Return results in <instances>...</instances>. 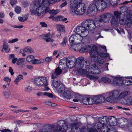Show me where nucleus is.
<instances>
[{"instance_id": "nucleus-57", "label": "nucleus", "mask_w": 132, "mask_h": 132, "mask_svg": "<svg viewBox=\"0 0 132 132\" xmlns=\"http://www.w3.org/2000/svg\"><path fill=\"white\" fill-rule=\"evenodd\" d=\"M75 98L77 99H78V100L79 101H81L82 100L83 98V97L79 95H77L75 96Z\"/></svg>"}, {"instance_id": "nucleus-60", "label": "nucleus", "mask_w": 132, "mask_h": 132, "mask_svg": "<svg viewBox=\"0 0 132 132\" xmlns=\"http://www.w3.org/2000/svg\"><path fill=\"white\" fill-rule=\"evenodd\" d=\"M71 50H73L75 51H76L77 50L76 49V46L75 45H71Z\"/></svg>"}, {"instance_id": "nucleus-12", "label": "nucleus", "mask_w": 132, "mask_h": 132, "mask_svg": "<svg viewBox=\"0 0 132 132\" xmlns=\"http://www.w3.org/2000/svg\"><path fill=\"white\" fill-rule=\"evenodd\" d=\"M96 3L99 11H103L107 6V3L103 0L96 1Z\"/></svg>"}, {"instance_id": "nucleus-42", "label": "nucleus", "mask_w": 132, "mask_h": 132, "mask_svg": "<svg viewBox=\"0 0 132 132\" xmlns=\"http://www.w3.org/2000/svg\"><path fill=\"white\" fill-rule=\"evenodd\" d=\"M3 94L5 98L6 99H9L10 98V96L9 93L7 91H5L3 92Z\"/></svg>"}, {"instance_id": "nucleus-21", "label": "nucleus", "mask_w": 132, "mask_h": 132, "mask_svg": "<svg viewBox=\"0 0 132 132\" xmlns=\"http://www.w3.org/2000/svg\"><path fill=\"white\" fill-rule=\"evenodd\" d=\"M74 62L72 60H69L67 61V62L66 63V66L68 67L69 68H72L75 65L76 66V60L75 59H74Z\"/></svg>"}, {"instance_id": "nucleus-9", "label": "nucleus", "mask_w": 132, "mask_h": 132, "mask_svg": "<svg viewBox=\"0 0 132 132\" xmlns=\"http://www.w3.org/2000/svg\"><path fill=\"white\" fill-rule=\"evenodd\" d=\"M74 31L77 34L81 35L84 37H86L89 33L88 31L86 28L81 26L76 27L74 29Z\"/></svg>"}, {"instance_id": "nucleus-43", "label": "nucleus", "mask_w": 132, "mask_h": 132, "mask_svg": "<svg viewBox=\"0 0 132 132\" xmlns=\"http://www.w3.org/2000/svg\"><path fill=\"white\" fill-rule=\"evenodd\" d=\"M99 55L101 57L103 58L109 57V54L108 53H105L104 52H101L100 53Z\"/></svg>"}, {"instance_id": "nucleus-31", "label": "nucleus", "mask_w": 132, "mask_h": 132, "mask_svg": "<svg viewBox=\"0 0 132 132\" xmlns=\"http://www.w3.org/2000/svg\"><path fill=\"white\" fill-rule=\"evenodd\" d=\"M14 56L15 55L14 54H11L9 56V59H12V62L13 64H15L18 60V59L15 57Z\"/></svg>"}, {"instance_id": "nucleus-5", "label": "nucleus", "mask_w": 132, "mask_h": 132, "mask_svg": "<svg viewBox=\"0 0 132 132\" xmlns=\"http://www.w3.org/2000/svg\"><path fill=\"white\" fill-rule=\"evenodd\" d=\"M33 7L30 10L31 14L34 15L36 14L38 15L37 12H38V13H40V12L42 11V8L40 7L39 0H36L33 1Z\"/></svg>"}, {"instance_id": "nucleus-2", "label": "nucleus", "mask_w": 132, "mask_h": 132, "mask_svg": "<svg viewBox=\"0 0 132 132\" xmlns=\"http://www.w3.org/2000/svg\"><path fill=\"white\" fill-rule=\"evenodd\" d=\"M59 92L61 93L63 96L67 99L71 98L72 97V94L68 90H65L64 85L60 83L56 88Z\"/></svg>"}, {"instance_id": "nucleus-16", "label": "nucleus", "mask_w": 132, "mask_h": 132, "mask_svg": "<svg viewBox=\"0 0 132 132\" xmlns=\"http://www.w3.org/2000/svg\"><path fill=\"white\" fill-rule=\"evenodd\" d=\"M106 125V124L104 123H102V121L101 122H98L95 124L96 127L98 129H100L101 132H105V130L104 128Z\"/></svg>"}, {"instance_id": "nucleus-55", "label": "nucleus", "mask_w": 132, "mask_h": 132, "mask_svg": "<svg viewBox=\"0 0 132 132\" xmlns=\"http://www.w3.org/2000/svg\"><path fill=\"white\" fill-rule=\"evenodd\" d=\"M119 120L120 122V123H121L127 122V120L124 118H120L119 119Z\"/></svg>"}, {"instance_id": "nucleus-19", "label": "nucleus", "mask_w": 132, "mask_h": 132, "mask_svg": "<svg viewBox=\"0 0 132 132\" xmlns=\"http://www.w3.org/2000/svg\"><path fill=\"white\" fill-rule=\"evenodd\" d=\"M50 33L48 32L47 34H43L40 36H42L43 38L46 42H53V40L50 37Z\"/></svg>"}, {"instance_id": "nucleus-4", "label": "nucleus", "mask_w": 132, "mask_h": 132, "mask_svg": "<svg viewBox=\"0 0 132 132\" xmlns=\"http://www.w3.org/2000/svg\"><path fill=\"white\" fill-rule=\"evenodd\" d=\"M40 3V7L42 8V11L40 12V13L38 12V16H43L45 14L47 13H50V9L48 6L51 3V2H49L48 5H46L45 4V2L42 0H39Z\"/></svg>"}, {"instance_id": "nucleus-58", "label": "nucleus", "mask_w": 132, "mask_h": 132, "mask_svg": "<svg viewBox=\"0 0 132 132\" xmlns=\"http://www.w3.org/2000/svg\"><path fill=\"white\" fill-rule=\"evenodd\" d=\"M18 39L17 38H15L12 40H10L8 43H13L18 41Z\"/></svg>"}, {"instance_id": "nucleus-22", "label": "nucleus", "mask_w": 132, "mask_h": 132, "mask_svg": "<svg viewBox=\"0 0 132 132\" xmlns=\"http://www.w3.org/2000/svg\"><path fill=\"white\" fill-rule=\"evenodd\" d=\"M3 48L2 51L3 52H8L10 50V47L7 45V43L6 42V40L5 39L3 42Z\"/></svg>"}, {"instance_id": "nucleus-44", "label": "nucleus", "mask_w": 132, "mask_h": 132, "mask_svg": "<svg viewBox=\"0 0 132 132\" xmlns=\"http://www.w3.org/2000/svg\"><path fill=\"white\" fill-rule=\"evenodd\" d=\"M59 12L60 10L58 9L56 10H50L49 13H50L52 14L53 15H55L57 14Z\"/></svg>"}, {"instance_id": "nucleus-1", "label": "nucleus", "mask_w": 132, "mask_h": 132, "mask_svg": "<svg viewBox=\"0 0 132 132\" xmlns=\"http://www.w3.org/2000/svg\"><path fill=\"white\" fill-rule=\"evenodd\" d=\"M76 66L78 67L85 68H88L89 71L92 74H97L99 73L100 71V69H98V68L95 65H91L89 66L88 65L87 61L84 60L83 57H79L78 58V61L76 60Z\"/></svg>"}, {"instance_id": "nucleus-17", "label": "nucleus", "mask_w": 132, "mask_h": 132, "mask_svg": "<svg viewBox=\"0 0 132 132\" xmlns=\"http://www.w3.org/2000/svg\"><path fill=\"white\" fill-rule=\"evenodd\" d=\"M82 0H71L70 5V9H73L77 5L82 3Z\"/></svg>"}, {"instance_id": "nucleus-6", "label": "nucleus", "mask_w": 132, "mask_h": 132, "mask_svg": "<svg viewBox=\"0 0 132 132\" xmlns=\"http://www.w3.org/2000/svg\"><path fill=\"white\" fill-rule=\"evenodd\" d=\"M83 37L78 34H75L72 35L70 37L69 41L70 42L74 44H79L80 43L83 39Z\"/></svg>"}, {"instance_id": "nucleus-26", "label": "nucleus", "mask_w": 132, "mask_h": 132, "mask_svg": "<svg viewBox=\"0 0 132 132\" xmlns=\"http://www.w3.org/2000/svg\"><path fill=\"white\" fill-rule=\"evenodd\" d=\"M56 27L58 31L60 32H64L65 30V27L64 26L59 24H57Z\"/></svg>"}, {"instance_id": "nucleus-45", "label": "nucleus", "mask_w": 132, "mask_h": 132, "mask_svg": "<svg viewBox=\"0 0 132 132\" xmlns=\"http://www.w3.org/2000/svg\"><path fill=\"white\" fill-rule=\"evenodd\" d=\"M114 14L115 16H116V18H117L118 19L120 17V15H121V13H120L118 11H115L114 12Z\"/></svg>"}, {"instance_id": "nucleus-39", "label": "nucleus", "mask_w": 132, "mask_h": 132, "mask_svg": "<svg viewBox=\"0 0 132 132\" xmlns=\"http://www.w3.org/2000/svg\"><path fill=\"white\" fill-rule=\"evenodd\" d=\"M45 2V4L46 5H48L49 3L51 2L52 3H55L57 2H59L61 0H42Z\"/></svg>"}, {"instance_id": "nucleus-32", "label": "nucleus", "mask_w": 132, "mask_h": 132, "mask_svg": "<svg viewBox=\"0 0 132 132\" xmlns=\"http://www.w3.org/2000/svg\"><path fill=\"white\" fill-rule=\"evenodd\" d=\"M44 60L43 59H37L34 58L32 61V63L34 64H38L42 63L44 62Z\"/></svg>"}, {"instance_id": "nucleus-46", "label": "nucleus", "mask_w": 132, "mask_h": 132, "mask_svg": "<svg viewBox=\"0 0 132 132\" xmlns=\"http://www.w3.org/2000/svg\"><path fill=\"white\" fill-rule=\"evenodd\" d=\"M14 11L16 13H20L21 12V8L19 6H16L15 8Z\"/></svg>"}, {"instance_id": "nucleus-64", "label": "nucleus", "mask_w": 132, "mask_h": 132, "mask_svg": "<svg viewBox=\"0 0 132 132\" xmlns=\"http://www.w3.org/2000/svg\"><path fill=\"white\" fill-rule=\"evenodd\" d=\"M104 129L105 130V132H111L110 129L108 127L107 125H105Z\"/></svg>"}, {"instance_id": "nucleus-62", "label": "nucleus", "mask_w": 132, "mask_h": 132, "mask_svg": "<svg viewBox=\"0 0 132 132\" xmlns=\"http://www.w3.org/2000/svg\"><path fill=\"white\" fill-rule=\"evenodd\" d=\"M22 17L23 20V21H24L28 19V16L27 14H25L22 16Z\"/></svg>"}, {"instance_id": "nucleus-20", "label": "nucleus", "mask_w": 132, "mask_h": 132, "mask_svg": "<svg viewBox=\"0 0 132 132\" xmlns=\"http://www.w3.org/2000/svg\"><path fill=\"white\" fill-rule=\"evenodd\" d=\"M111 22V26L113 27H117L118 26L119 22L118 19L113 15V17L111 18L110 22Z\"/></svg>"}, {"instance_id": "nucleus-29", "label": "nucleus", "mask_w": 132, "mask_h": 132, "mask_svg": "<svg viewBox=\"0 0 132 132\" xmlns=\"http://www.w3.org/2000/svg\"><path fill=\"white\" fill-rule=\"evenodd\" d=\"M90 45H88L87 46H85L83 47H82L80 49L79 52H80L81 53L84 52H88V50H89L90 48Z\"/></svg>"}, {"instance_id": "nucleus-49", "label": "nucleus", "mask_w": 132, "mask_h": 132, "mask_svg": "<svg viewBox=\"0 0 132 132\" xmlns=\"http://www.w3.org/2000/svg\"><path fill=\"white\" fill-rule=\"evenodd\" d=\"M43 94L45 96H47L50 98H52L53 96V95L52 93L48 92H44Z\"/></svg>"}, {"instance_id": "nucleus-25", "label": "nucleus", "mask_w": 132, "mask_h": 132, "mask_svg": "<svg viewBox=\"0 0 132 132\" xmlns=\"http://www.w3.org/2000/svg\"><path fill=\"white\" fill-rule=\"evenodd\" d=\"M108 119L110 120V122L111 123L112 126H114L116 125L117 120L114 117L110 116L109 118Z\"/></svg>"}, {"instance_id": "nucleus-23", "label": "nucleus", "mask_w": 132, "mask_h": 132, "mask_svg": "<svg viewBox=\"0 0 132 132\" xmlns=\"http://www.w3.org/2000/svg\"><path fill=\"white\" fill-rule=\"evenodd\" d=\"M25 59L24 58H20L18 59L17 62L16 64L18 65H19L20 68H23L25 67V64L23 63Z\"/></svg>"}, {"instance_id": "nucleus-54", "label": "nucleus", "mask_w": 132, "mask_h": 132, "mask_svg": "<svg viewBox=\"0 0 132 132\" xmlns=\"http://www.w3.org/2000/svg\"><path fill=\"white\" fill-rule=\"evenodd\" d=\"M77 123H74L71 124L70 126L71 127V129H77L78 127H76Z\"/></svg>"}, {"instance_id": "nucleus-7", "label": "nucleus", "mask_w": 132, "mask_h": 132, "mask_svg": "<svg viewBox=\"0 0 132 132\" xmlns=\"http://www.w3.org/2000/svg\"><path fill=\"white\" fill-rule=\"evenodd\" d=\"M108 95V96L106 100L107 101L109 102H111L114 100H118L120 99V92L118 90L107 93Z\"/></svg>"}, {"instance_id": "nucleus-59", "label": "nucleus", "mask_w": 132, "mask_h": 132, "mask_svg": "<svg viewBox=\"0 0 132 132\" xmlns=\"http://www.w3.org/2000/svg\"><path fill=\"white\" fill-rule=\"evenodd\" d=\"M16 2L17 1L16 0H10V3L11 5L13 6L15 4Z\"/></svg>"}, {"instance_id": "nucleus-41", "label": "nucleus", "mask_w": 132, "mask_h": 132, "mask_svg": "<svg viewBox=\"0 0 132 132\" xmlns=\"http://www.w3.org/2000/svg\"><path fill=\"white\" fill-rule=\"evenodd\" d=\"M95 103L93 97H88V103L87 105H91Z\"/></svg>"}, {"instance_id": "nucleus-40", "label": "nucleus", "mask_w": 132, "mask_h": 132, "mask_svg": "<svg viewBox=\"0 0 132 132\" xmlns=\"http://www.w3.org/2000/svg\"><path fill=\"white\" fill-rule=\"evenodd\" d=\"M34 56L32 55H29L26 58L27 61L29 62H31L32 63V61L33 60Z\"/></svg>"}, {"instance_id": "nucleus-15", "label": "nucleus", "mask_w": 132, "mask_h": 132, "mask_svg": "<svg viewBox=\"0 0 132 132\" xmlns=\"http://www.w3.org/2000/svg\"><path fill=\"white\" fill-rule=\"evenodd\" d=\"M109 63H107L104 64H95L94 65L96 66V67H97L98 68V69H100V72L97 74H98L100 73L101 71V70L100 69H101L102 70H108V65L109 64Z\"/></svg>"}, {"instance_id": "nucleus-13", "label": "nucleus", "mask_w": 132, "mask_h": 132, "mask_svg": "<svg viewBox=\"0 0 132 132\" xmlns=\"http://www.w3.org/2000/svg\"><path fill=\"white\" fill-rule=\"evenodd\" d=\"M123 83L124 84L126 85H130L132 83V79L130 80L127 79L126 80H122L119 78H117L116 81L114 83L116 84V85H120L122 83Z\"/></svg>"}, {"instance_id": "nucleus-33", "label": "nucleus", "mask_w": 132, "mask_h": 132, "mask_svg": "<svg viewBox=\"0 0 132 132\" xmlns=\"http://www.w3.org/2000/svg\"><path fill=\"white\" fill-rule=\"evenodd\" d=\"M108 95H107V93L106 94H103L102 95H100V102H102L105 101V100L107 101L106 98H107L108 97Z\"/></svg>"}, {"instance_id": "nucleus-3", "label": "nucleus", "mask_w": 132, "mask_h": 132, "mask_svg": "<svg viewBox=\"0 0 132 132\" xmlns=\"http://www.w3.org/2000/svg\"><path fill=\"white\" fill-rule=\"evenodd\" d=\"M86 8L84 3H81L77 5L73 9H70L71 12L74 13L77 15H81L85 12Z\"/></svg>"}, {"instance_id": "nucleus-56", "label": "nucleus", "mask_w": 132, "mask_h": 132, "mask_svg": "<svg viewBox=\"0 0 132 132\" xmlns=\"http://www.w3.org/2000/svg\"><path fill=\"white\" fill-rule=\"evenodd\" d=\"M86 77L90 79H94L96 78V77L94 76L91 75H86Z\"/></svg>"}, {"instance_id": "nucleus-28", "label": "nucleus", "mask_w": 132, "mask_h": 132, "mask_svg": "<svg viewBox=\"0 0 132 132\" xmlns=\"http://www.w3.org/2000/svg\"><path fill=\"white\" fill-rule=\"evenodd\" d=\"M79 68L78 69V71L79 73L82 74H87V72L86 69H88V71L90 73V72L89 71L88 69L89 68L86 69L85 67L84 68Z\"/></svg>"}, {"instance_id": "nucleus-36", "label": "nucleus", "mask_w": 132, "mask_h": 132, "mask_svg": "<svg viewBox=\"0 0 132 132\" xmlns=\"http://www.w3.org/2000/svg\"><path fill=\"white\" fill-rule=\"evenodd\" d=\"M100 81L102 82L106 83L110 82L111 81L110 79L106 77H102Z\"/></svg>"}, {"instance_id": "nucleus-24", "label": "nucleus", "mask_w": 132, "mask_h": 132, "mask_svg": "<svg viewBox=\"0 0 132 132\" xmlns=\"http://www.w3.org/2000/svg\"><path fill=\"white\" fill-rule=\"evenodd\" d=\"M100 20L101 19L100 18L98 20L96 21L95 22L93 21V24L94 27L92 28L93 30L95 29V27L100 26L102 25V23L103 22L102 21H101Z\"/></svg>"}, {"instance_id": "nucleus-52", "label": "nucleus", "mask_w": 132, "mask_h": 132, "mask_svg": "<svg viewBox=\"0 0 132 132\" xmlns=\"http://www.w3.org/2000/svg\"><path fill=\"white\" fill-rule=\"evenodd\" d=\"M55 71L59 75L61 73L62 70L57 67L55 69Z\"/></svg>"}, {"instance_id": "nucleus-34", "label": "nucleus", "mask_w": 132, "mask_h": 132, "mask_svg": "<svg viewBox=\"0 0 132 132\" xmlns=\"http://www.w3.org/2000/svg\"><path fill=\"white\" fill-rule=\"evenodd\" d=\"M130 93V92L128 91H125L121 93H120V95L119 97L120 99L123 98L124 97L126 96L129 95Z\"/></svg>"}, {"instance_id": "nucleus-8", "label": "nucleus", "mask_w": 132, "mask_h": 132, "mask_svg": "<svg viewBox=\"0 0 132 132\" xmlns=\"http://www.w3.org/2000/svg\"><path fill=\"white\" fill-rule=\"evenodd\" d=\"M95 3H93L89 5L87 10L88 14L91 15H94L97 14L98 9L96 3V1H94Z\"/></svg>"}, {"instance_id": "nucleus-53", "label": "nucleus", "mask_w": 132, "mask_h": 132, "mask_svg": "<svg viewBox=\"0 0 132 132\" xmlns=\"http://www.w3.org/2000/svg\"><path fill=\"white\" fill-rule=\"evenodd\" d=\"M67 41V38L66 37H64L63 39V41L61 43V46H64L65 45Z\"/></svg>"}, {"instance_id": "nucleus-48", "label": "nucleus", "mask_w": 132, "mask_h": 132, "mask_svg": "<svg viewBox=\"0 0 132 132\" xmlns=\"http://www.w3.org/2000/svg\"><path fill=\"white\" fill-rule=\"evenodd\" d=\"M60 83L57 80H53V84L54 86L56 88L59 85Z\"/></svg>"}, {"instance_id": "nucleus-37", "label": "nucleus", "mask_w": 132, "mask_h": 132, "mask_svg": "<svg viewBox=\"0 0 132 132\" xmlns=\"http://www.w3.org/2000/svg\"><path fill=\"white\" fill-rule=\"evenodd\" d=\"M23 51L25 52H30L31 53H33L34 52V50L33 49L28 46L25 47Z\"/></svg>"}, {"instance_id": "nucleus-10", "label": "nucleus", "mask_w": 132, "mask_h": 132, "mask_svg": "<svg viewBox=\"0 0 132 132\" xmlns=\"http://www.w3.org/2000/svg\"><path fill=\"white\" fill-rule=\"evenodd\" d=\"M93 20L87 19L84 20L81 23V25L85 27L86 29L90 30H93V28L94 27L93 24Z\"/></svg>"}, {"instance_id": "nucleus-30", "label": "nucleus", "mask_w": 132, "mask_h": 132, "mask_svg": "<svg viewBox=\"0 0 132 132\" xmlns=\"http://www.w3.org/2000/svg\"><path fill=\"white\" fill-rule=\"evenodd\" d=\"M41 80L43 86L44 87L47 86L48 85V82L46 78L44 77H41Z\"/></svg>"}, {"instance_id": "nucleus-47", "label": "nucleus", "mask_w": 132, "mask_h": 132, "mask_svg": "<svg viewBox=\"0 0 132 132\" xmlns=\"http://www.w3.org/2000/svg\"><path fill=\"white\" fill-rule=\"evenodd\" d=\"M83 103L86 105H87L88 103V97H83V98L82 100Z\"/></svg>"}, {"instance_id": "nucleus-14", "label": "nucleus", "mask_w": 132, "mask_h": 132, "mask_svg": "<svg viewBox=\"0 0 132 132\" xmlns=\"http://www.w3.org/2000/svg\"><path fill=\"white\" fill-rule=\"evenodd\" d=\"M90 49L88 50V52L90 53V56L92 57H95L98 56L99 53L97 51V48L96 46L93 45L92 48L90 46Z\"/></svg>"}, {"instance_id": "nucleus-51", "label": "nucleus", "mask_w": 132, "mask_h": 132, "mask_svg": "<svg viewBox=\"0 0 132 132\" xmlns=\"http://www.w3.org/2000/svg\"><path fill=\"white\" fill-rule=\"evenodd\" d=\"M32 90L31 87L30 86H28L24 89V91L27 92H29Z\"/></svg>"}, {"instance_id": "nucleus-63", "label": "nucleus", "mask_w": 132, "mask_h": 132, "mask_svg": "<svg viewBox=\"0 0 132 132\" xmlns=\"http://www.w3.org/2000/svg\"><path fill=\"white\" fill-rule=\"evenodd\" d=\"M52 59V57H48L45 59V61L47 62H49L51 61Z\"/></svg>"}, {"instance_id": "nucleus-11", "label": "nucleus", "mask_w": 132, "mask_h": 132, "mask_svg": "<svg viewBox=\"0 0 132 132\" xmlns=\"http://www.w3.org/2000/svg\"><path fill=\"white\" fill-rule=\"evenodd\" d=\"M101 21L104 23H109L110 22V19L113 17V15L110 13H106L100 15Z\"/></svg>"}, {"instance_id": "nucleus-38", "label": "nucleus", "mask_w": 132, "mask_h": 132, "mask_svg": "<svg viewBox=\"0 0 132 132\" xmlns=\"http://www.w3.org/2000/svg\"><path fill=\"white\" fill-rule=\"evenodd\" d=\"M56 19L57 21H65L67 20L66 18H64V17L62 15L59 16L56 18Z\"/></svg>"}, {"instance_id": "nucleus-18", "label": "nucleus", "mask_w": 132, "mask_h": 132, "mask_svg": "<svg viewBox=\"0 0 132 132\" xmlns=\"http://www.w3.org/2000/svg\"><path fill=\"white\" fill-rule=\"evenodd\" d=\"M66 62L67 59L65 58L61 60L59 62V64L58 67L62 70H63L64 69L65 67Z\"/></svg>"}, {"instance_id": "nucleus-35", "label": "nucleus", "mask_w": 132, "mask_h": 132, "mask_svg": "<svg viewBox=\"0 0 132 132\" xmlns=\"http://www.w3.org/2000/svg\"><path fill=\"white\" fill-rule=\"evenodd\" d=\"M23 79V76L22 75H18L17 78H16L14 81L15 84L18 85V82H19L21 79Z\"/></svg>"}, {"instance_id": "nucleus-50", "label": "nucleus", "mask_w": 132, "mask_h": 132, "mask_svg": "<svg viewBox=\"0 0 132 132\" xmlns=\"http://www.w3.org/2000/svg\"><path fill=\"white\" fill-rule=\"evenodd\" d=\"M58 75L57 74L56 72L54 71L53 73H52L51 76V77L52 79L56 78L58 76Z\"/></svg>"}, {"instance_id": "nucleus-27", "label": "nucleus", "mask_w": 132, "mask_h": 132, "mask_svg": "<svg viewBox=\"0 0 132 132\" xmlns=\"http://www.w3.org/2000/svg\"><path fill=\"white\" fill-rule=\"evenodd\" d=\"M34 83L35 85L38 86H43V84L41 82V77L36 78L34 80Z\"/></svg>"}, {"instance_id": "nucleus-61", "label": "nucleus", "mask_w": 132, "mask_h": 132, "mask_svg": "<svg viewBox=\"0 0 132 132\" xmlns=\"http://www.w3.org/2000/svg\"><path fill=\"white\" fill-rule=\"evenodd\" d=\"M40 24L42 26L44 27H46L47 26V24L44 22H41L40 23Z\"/></svg>"}]
</instances>
